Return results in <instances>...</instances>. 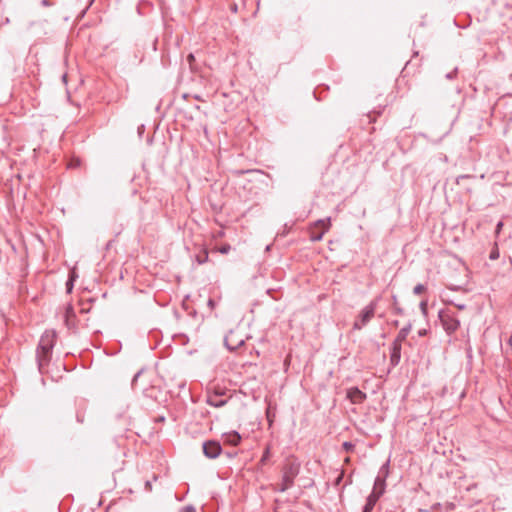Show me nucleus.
I'll use <instances>...</instances> for the list:
<instances>
[{"label":"nucleus","mask_w":512,"mask_h":512,"mask_svg":"<svg viewBox=\"0 0 512 512\" xmlns=\"http://www.w3.org/2000/svg\"><path fill=\"white\" fill-rule=\"evenodd\" d=\"M383 485H384V481H383V480H381L379 477H378V478H376V480H375V484H374V490H376L378 487H382ZM381 491L383 492V488H381V490L379 491V493H380Z\"/></svg>","instance_id":"f3484780"},{"label":"nucleus","mask_w":512,"mask_h":512,"mask_svg":"<svg viewBox=\"0 0 512 512\" xmlns=\"http://www.w3.org/2000/svg\"><path fill=\"white\" fill-rule=\"evenodd\" d=\"M71 317H74V311H73L72 306H68L66 308V313H65V320H66L67 324L69 323V320Z\"/></svg>","instance_id":"4468645a"},{"label":"nucleus","mask_w":512,"mask_h":512,"mask_svg":"<svg viewBox=\"0 0 512 512\" xmlns=\"http://www.w3.org/2000/svg\"><path fill=\"white\" fill-rule=\"evenodd\" d=\"M406 335H407V331H406V329H402V330L399 332L398 339H399V340H402V339H404V338L406 337Z\"/></svg>","instance_id":"393cba45"},{"label":"nucleus","mask_w":512,"mask_h":512,"mask_svg":"<svg viewBox=\"0 0 512 512\" xmlns=\"http://www.w3.org/2000/svg\"><path fill=\"white\" fill-rule=\"evenodd\" d=\"M207 403L211 406H214V407H221L223 406L226 401L225 400H221L218 398L217 395H214V396H209L208 399H207Z\"/></svg>","instance_id":"9b49d317"},{"label":"nucleus","mask_w":512,"mask_h":512,"mask_svg":"<svg viewBox=\"0 0 512 512\" xmlns=\"http://www.w3.org/2000/svg\"><path fill=\"white\" fill-rule=\"evenodd\" d=\"M197 261H198L199 264H203L206 261H208V253H207V251L204 252V257L198 256L197 257Z\"/></svg>","instance_id":"6ab92c4d"},{"label":"nucleus","mask_w":512,"mask_h":512,"mask_svg":"<svg viewBox=\"0 0 512 512\" xmlns=\"http://www.w3.org/2000/svg\"><path fill=\"white\" fill-rule=\"evenodd\" d=\"M498 257H499V252H498V250H494V251H492V252H491V254H490V259L495 260V259H497Z\"/></svg>","instance_id":"a878e982"},{"label":"nucleus","mask_w":512,"mask_h":512,"mask_svg":"<svg viewBox=\"0 0 512 512\" xmlns=\"http://www.w3.org/2000/svg\"><path fill=\"white\" fill-rule=\"evenodd\" d=\"M382 494V491L380 493H376L375 491H373L368 499H367V502H366V505L364 506V509L362 512H371L376 504V502L378 501L380 495Z\"/></svg>","instance_id":"1a4fd4ad"},{"label":"nucleus","mask_w":512,"mask_h":512,"mask_svg":"<svg viewBox=\"0 0 512 512\" xmlns=\"http://www.w3.org/2000/svg\"><path fill=\"white\" fill-rule=\"evenodd\" d=\"M229 341H230V337H226V338H225V344H226V346L228 347V349H230V350H234V349L236 348V346H235V345H231V344L229 343Z\"/></svg>","instance_id":"5701e85b"},{"label":"nucleus","mask_w":512,"mask_h":512,"mask_svg":"<svg viewBox=\"0 0 512 512\" xmlns=\"http://www.w3.org/2000/svg\"><path fill=\"white\" fill-rule=\"evenodd\" d=\"M349 462H350V458L349 457L345 458V463H349Z\"/></svg>","instance_id":"2f4dec72"},{"label":"nucleus","mask_w":512,"mask_h":512,"mask_svg":"<svg viewBox=\"0 0 512 512\" xmlns=\"http://www.w3.org/2000/svg\"><path fill=\"white\" fill-rule=\"evenodd\" d=\"M343 448L349 452V451H352L353 448H354V445L351 443V442H344L343 443Z\"/></svg>","instance_id":"aec40b11"},{"label":"nucleus","mask_w":512,"mask_h":512,"mask_svg":"<svg viewBox=\"0 0 512 512\" xmlns=\"http://www.w3.org/2000/svg\"><path fill=\"white\" fill-rule=\"evenodd\" d=\"M269 458H270V446L267 445L263 452V455L259 461V464L264 465L268 461Z\"/></svg>","instance_id":"f8f14e48"},{"label":"nucleus","mask_w":512,"mask_h":512,"mask_svg":"<svg viewBox=\"0 0 512 512\" xmlns=\"http://www.w3.org/2000/svg\"><path fill=\"white\" fill-rule=\"evenodd\" d=\"M426 305H427L426 302H422L421 303V308H422L423 311L426 309Z\"/></svg>","instance_id":"c85d7f7f"},{"label":"nucleus","mask_w":512,"mask_h":512,"mask_svg":"<svg viewBox=\"0 0 512 512\" xmlns=\"http://www.w3.org/2000/svg\"><path fill=\"white\" fill-rule=\"evenodd\" d=\"M331 227V218H325L317 220L311 227H310V239L311 241H320L324 234L330 229Z\"/></svg>","instance_id":"7ed1b4c3"},{"label":"nucleus","mask_w":512,"mask_h":512,"mask_svg":"<svg viewBox=\"0 0 512 512\" xmlns=\"http://www.w3.org/2000/svg\"><path fill=\"white\" fill-rule=\"evenodd\" d=\"M52 349L53 347H44L42 345H38L37 361L40 370H42L43 367L49 363Z\"/></svg>","instance_id":"423d86ee"},{"label":"nucleus","mask_w":512,"mask_h":512,"mask_svg":"<svg viewBox=\"0 0 512 512\" xmlns=\"http://www.w3.org/2000/svg\"><path fill=\"white\" fill-rule=\"evenodd\" d=\"M73 280H74V273L71 275L69 281L66 283L68 292H71V290L73 288Z\"/></svg>","instance_id":"a211bd4d"},{"label":"nucleus","mask_w":512,"mask_h":512,"mask_svg":"<svg viewBox=\"0 0 512 512\" xmlns=\"http://www.w3.org/2000/svg\"><path fill=\"white\" fill-rule=\"evenodd\" d=\"M425 289H426V288H425V286H424L423 284H418V285H416V286L414 287L413 292H414L415 294H421L422 292H424V291H425Z\"/></svg>","instance_id":"2eb2a0df"},{"label":"nucleus","mask_w":512,"mask_h":512,"mask_svg":"<svg viewBox=\"0 0 512 512\" xmlns=\"http://www.w3.org/2000/svg\"><path fill=\"white\" fill-rule=\"evenodd\" d=\"M509 344H510V346L512 347V335L510 336Z\"/></svg>","instance_id":"7c9ffc66"},{"label":"nucleus","mask_w":512,"mask_h":512,"mask_svg":"<svg viewBox=\"0 0 512 512\" xmlns=\"http://www.w3.org/2000/svg\"><path fill=\"white\" fill-rule=\"evenodd\" d=\"M399 358H400V345L395 344L394 351L391 356V360H392V362H398Z\"/></svg>","instance_id":"ddd939ff"},{"label":"nucleus","mask_w":512,"mask_h":512,"mask_svg":"<svg viewBox=\"0 0 512 512\" xmlns=\"http://www.w3.org/2000/svg\"><path fill=\"white\" fill-rule=\"evenodd\" d=\"M347 397L350 399V401L354 404H360L362 403L365 398H366V395L365 393H363L362 391H360L358 388H350L348 391H347Z\"/></svg>","instance_id":"6e6552de"},{"label":"nucleus","mask_w":512,"mask_h":512,"mask_svg":"<svg viewBox=\"0 0 512 512\" xmlns=\"http://www.w3.org/2000/svg\"><path fill=\"white\" fill-rule=\"evenodd\" d=\"M187 61L189 62V65L190 67L192 68V64L193 62L195 61V57L192 53H190L188 56H187Z\"/></svg>","instance_id":"b1692460"},{"label":"nucleus","mask_w":512,"mask_h":512,"mask_svg":"<svg viewBox=\"0 0 512 512\" xmlns=\"http://www.w3.org/2000/svg\"><path fill=\"white\" fill-rule=\"evenodd\" d=\"M180 512H196V510L193 506H186L182 508Z\"/></svg>","instance_id":"4be33fe9"},{"label":"nucleus","mask_w":512,"mask_h":512,"mask_svg":"<svg viewBox=\"0 0 512 512\" xmlns=\"http://www.w3.org/2000/svg\"><path fill=\"white\" fill-rule=\"evenodd\" d=\"M440 321L448 333L456 331L460 325L458 319L455 318L450 310H442L439 312Z\"/></svg>","instance_id":"20e7f679"},{"label":"nucleus","mask_w":512,"mask_h":512,"mask_svg":"<svg viewBox=\"0 0 512 512\" xmlns=\"http://www.w3.org/2000/svg\"><path fill=\"white\" fill-rule=\"evenodd\" d=\"M448 303L454 305L459 310H463L466 307L465 304L462 303H454L453 301H449Z\"/></svg>","instance_id":"412c9836"},{"label":"nucleus","mask_w":512,"mask_h":512,"mask_svg":"<svg viewBox=\"0 0 512 512\" xmlns=\"http://www.w3.org/2000/svg\"><path fill=\"white\" fill-rule=\"evenodd\" d=\"M223 438L225 443L232 446H237L241 440V436L236 431L224 434Z\"/></svg>","instance_id":"9d476101"},{"label":"nucleus","mask_w":512,"mask_h":512,"mask_svg":"<svg viewBox=\"0 0 512 512\" xmlns=\"http://www.w3.org/2000/svg\"><path fill=\"white\" fill-rule=\"evenodd\" d=\"M466 177H467V176H464V175L459 176V177L457 178V183H459V180H460V179H463V178H466Z\"/></svg>","instance_id":"c756f323"},{"label":"nucleus","mask_w":512,"mask_h":512,"mask_svg":"<svg viewBox=\"0 0 512 512\" xmlns=\"http://www.w3.org/2000/svg\"><path fill=\"white\" fill-rule=\"evenodd\" d=\"M301 463L294 455L285 458L281 466V482L275 488L278 492H285L294 485L295 478L299 475Z\"/></svg>","instance_id":"f257e3e1"},{"label":"nucleus","mask_w":512,"mask_h":512,"mask_svg":"<svg viewBox=\"0 0 512 512\" xmlns=\"http://www.w3.org/2000/svg\"><path fill=\"white\" fill-rule=\"evenodd\" d=\"M43 4H44V5H48L47 0H44V1H43Z\"/></svg>","instance_id":"473e14b6"},{"label":"nucleus","mask_w":512,"mask_h":512,"mask_svg":"<svg viewBox=\"0 0 512 512\" xmlns=\"http://www.w3.org/2000/svg\"><path fill=\"white\" fill-rule=\"evenodd\" d=\"M208 305H209L211 308H213V307H214V305H215V303H214V301H213L212 299H209V301H208Z\"/></svg>","instance_id":"cd10ccee"},{"label":"nucleus","mask_w":512,"mask_h":512,"mask_svg":"<svg viewBox=\"0 0 512 512\" xmlns=\"http://www.w3.org/2000/svg\"><path fill=\"white\" fill-rule=\"evenodd\" d=\"M55 340H56V332L53 330H47L41 336L39 345H42L44 347H54Z\"/></svg>","instance_id":"0eeeda50"},{"label":"nucleus","mask_w":512,"mask_h":512,"mask_svg":"<svg viewBox=\"0 0 512 512\" xmlns=\"http://www.w3.org/2000/svg\"><path fill=\"white\" fill-rule=\"evenodd\" d=\"M230 250H231V246L229 244H225V245L221 246L220 248H218V251L221 254H227Z\"/></svg>","instance_id":"dca6fc26"},{"label":"nucleus","mask_w":512,"mask_h":512,"mask_svg":"<svg viewBox=\"0 0 512 512\" xmlns=\"http://www.w3.org/2000/svg\"><path fill=\"white\" fill-rule=\"evenodd\" d=\"M222 451L221 445L217 441H206L203 443V453L207 458L215 459Z\"/></svg>","instance_id":"39448f33"},{"label":"nucleus","mask_w":512,"mask_h":512,"mask_svg":"<svg viewBox=\"0 0 512 512\" xmlns=\"http://www.w3.org/2000/svg\"><path fill=\"white\" fill-rule=\"evenodd\" d=\"M377 302L378 299H374L360 311L358 317L355 319L353 323V328L355 330H361L374 317Z\"/></svg>","instance_id":"f03ea898"},{"label":"nucleus","mask_w":512,"mask_h":512,"mask_svg":"<svg viewBox=\"0 0 512 512\" xmlns=\"http://www.w3.org/2000/svg\"><path fill=\"white\" fill-rule=\"evenodd\" d=\"M502 227H503V222H498V224L496 225V230H495V233L498 235L500 233V231L502 230Z\"/></svg>","instance_id":"bb28decb"}]
</instances>
